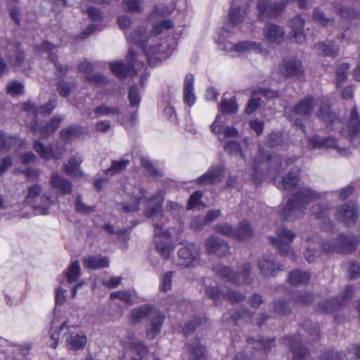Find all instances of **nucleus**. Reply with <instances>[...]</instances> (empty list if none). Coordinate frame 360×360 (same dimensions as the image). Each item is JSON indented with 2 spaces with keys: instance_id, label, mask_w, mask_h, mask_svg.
<instances>
[{
  "instance_id": "obj_1",
  "label": "nucleus",
  "mask_w": 360,
  "mask_h": 360,
  "mask_svg": "<svg viewBox=\"0 0 360 360\" xmlns=\"http://www.w3.org/2000/svg\"><path fill=\"white\" fill-rule=\"evenodd\" d=\"M296 160L297 158L295 157L283 160L279 155L270 156L266 154L264 150L259 149L257 155L253 160L254 174L252 178L258 183H260L262 178L267 174L275 179V174L283 172L292 165Z\"/></svg>"
},
{
  "instance_id": "obj_2",
  "label": "nucleus",
  "mask_w": 360,
  "mask_h": 360,
  "mask_svg": "<svg viewBox=\"0 0 360 360\" xmlns=\"http://www.w3.org/2000/svg\"><path fill=\"white\" fill-rule=\"evenodd\" d=\"M323 195V193H317L310 188L301 187L288 200L286 204L280 207V215L286 221L295 220L303 216L306 203L321 198Z\"/></svg>"
},
{
  "instance_id": "obj_3",
  "label": "nucleus",
  "mask_w": 360,
  "mask_h": 360,
  "mask_svg": "<svg viewBox=\"0 0 360 360\" xmlns=\"http://www.w3.org/2000/svg\"><path fill=\"white\" fill-rule=\"evenodd\" d=\"M152 317L150 324L146 330V335L149 339H153L160 332L164 321V316L157 311H152L148 306H142L134 309L131 312V318L136 322H139L145 317Z\"/></svg>"
},
{
  "instance_id": "obj_4",
  "label": "nucleus",
  "mask_w": 360,
  "mask_h": 360,
  "mask_svg": "<svg viewBox=\"0 0 360 360\" xmlns=\"http://www.w3.org/2000/svg\"><path fill=\"white\" fill-rule=\"evenodd\" d=\"M216 274L228 281L236 285H241L250 283V274L252 270V265L250 263L244 264L239 272H233L230 267L217 264L214 268Z\"/></svg>"
},
{
  "instance_id": "obj_5",
  "label": "nucleus",
  "mask_w": 360,
  "mask_h": 360,
  "mask_svg": "<svg viewBox=\"0 0 360 360\" xmlns=\"http://www.w3.org/2000/svg\"><path fill=\"white\" fill-rule=\"evenodd\" d=\"M358 242L359 240L356 236H348L340 234L333 240L324 242L322 248L326 253L349 254L356 249Z\"/></svg>"
},
{
  "instance_id": "obj_6",
  "label": "nucleus",
  "mask_w": 360,
  "mask_h": 360,
  "mask_svg": "<svg viewBox=\"0 0 360 360\" xmlns=\"http://www.w3.org/2000/svg\"><path fill=\"white\" fill-rule=\"evenodd\" d=\"M295 237L296 234L294 232L286 229H281L278 231L277 238H271V240L282 256H288L292 261H295L297 257L290 246Z\"/></svg>"
},
{
  "instance_id": "obj_7",
  "label": "nucleus",
  "mask_w": 360,
  "mask_h": 360,
  "mask_svg": "<svg viewBox=\"0 0 360 360\" xmlns=\"http://www.w3.org/2000/svg\"><path fill=\"white\" fill-rule=\"evenodd\" d=\"M155 246L157 251L165 259L169 258L174 250V246L169 241L170 233L163 230L161 225L155 226Z\"/></svg>"
},
{
  "instance_id": "obj_8",
  "label": "nucleus",
  "mask_w": 360,
  "mask_h": 360,
  "mask_svg": "<svg viewBox=\"0 0 360 360\" xmlns=\"http://www.w3.org/2000/svg\"><path fill=\"white\" fill-rule=\"evenodd\" d=\"M288 4H289V0H281L280 3H273L264 0L259 1L257 4L258 17L259 19L275 17L283 11Z\"/></svg>"
},
{
  "instance_id": "obj_9",
  "label": "nucleus",
  "mask_w": 360,
  "mask_h": 360,
  "mask_svg": "<svg viewBox=\"0 0 360 360\" xmlns=\"http://www.w3.org/2000/svg\"><path fill=\"white\" fill-rule=\"evenodd\" d=\"M135 56V52L130 49L127 56L128 65H125L121 62L117 61L110 63V68L116 76L120 78L124 77L129 72L131 69L136 72L139 65L143 66V64L142 62L139 63L138 61H134Z\"/></svg>"
},
{
  "instance_id": "obj_10",
  "label": "nucleus",
  "mask_w": 360,
  "mask_h": 360,
  "mask_svg": "<svg viewBox=\"0 0 360 360\" xmlns=\"http://www.w3.org/2000/svg\"><path fill=\"white\" fill-rule=\"evenodd\" d=\"M180 265L190 267L198 264L200 259V248L195 244H189L179 249L178 252Z\"/></svg>"
},
{
  "instance_id": "obj_11",
  "label": "nucleus",
  "mask_w": 360,
  "mask_h": 360,
  "mask_svg": "<svg viewBox=\"0 0 360 360\" xmlns=\"http://www.w3.org/2000/svg\"><path fill=\"white\" fill-rule=\"evenodd\" d=\"M281 75L285 77H293L300 79L304 75V68L302 62L296 58H292L283 60L279 65Z\"/></svg>"
},
{
  "instance_id": "obj_12",
  "label": "nucleus",
  "mask_w": 360,
  "mask_h": 360,
  "mask_svg": "<svg viewBox=\"0 0 360 360\" xmlns=\"http://www.w3.org/2000/svg\"><path fill=\"white\" fill-rule=\"evenodd\" d=\"M316 116L326 124L330 130L339 129L342 125L341 121L336 115L330 110L327 101H321L320 108L316 112Z\"/></svg>"
},
{
  "instance_id": "obj_13",
  "label": "nucleus",
  "mask_w": 360,
  "mask_h": 360,
  "mask_svg": "<svg viewBox=\"0 0 360 360\" xmlns=\"http://www.w3.org/2000/svg\"><path fill=\"white\" fill-rule=\"evenodd\" d=\"M224 179V167L216 165L196 179V184L201 186L212 185L221 182Z\"/></svg>"
},
{
  "instance_id": "obj_14",
  "label": "nucleus",
  "mask_w": 360,
  "mask_h": 360,
  "mask_svg": "<svg viewBox=\"0 0 360 360\" xmlns=\"http://www.w3.org/2000/svg\"><path fill=\"white\" fill-rule=\"evenodd\" d=\"M353 289L350 286L346 287L340 297H335L333 300H327L320 304V307L326 313H332L338 307L343 305L346 300L353 297Z\"/></svg>"
},
{
  "instance_id": "obj_15",
  "label": "nucleus",
  "mask_w": 360,
  "mask_h": 360,
  "mask_svg": "<svg viewBox=\"0 0 360 360\" xmlns=\"http://www.w3.org/2000/svg\"><path fill=\"white\" fill-rule=\"evenodd\" d=\"M205 292L209 297L213 300L224 297L231 300L232 302H239L245 299V295L241 293L230 290H224L222 288L219 289L215 287H207L205 290Z\"/></svg>"
},
{
  "instance_id": "obj_16",
  "label": "nucleus",
  "mask_w": 360,
  "mask_h": 360,
  "mask_svg": "<svg viewBox=\"0 0 360 360\" xmlns=\"http://www.w3.org/2000/svg\"><path fill=\"white\" fill-rule=\"evenodd\" d=\"M264 39L270 44H281L285 37L284 29L274 23H267L263 29Z\"/></svg>"
},
{
  "instance_id": "obj_17",
  "label": "nucleus",
  "mask_w": 360,
  "mask_h": 360,
  "mask_svg": "<svg viewBox=\"0 0 360 360\" xmlns=\"http://www.w3.org/2000/svg\"><path fill=\"white\" fill-rule=\"evenodd\" d=\"M205 248L208 254L217 255L222 257L229 250L228 243L216 236H210L205 242Z\"/></svg>"
},
{
  "instance_id": "obj_18",
  "label": "nucleus",
  "mask_w": 360,
  "mask_h": 360,
  "mask_svg": "<svg viewBox=\"0 0 360 360\" xmlns=\"http://www.w3.org/2000/svg\"><path fill=\"white\" fill-rule=\"evenodd\" d=\"M336 217L346 225L354 224L357 219V210L351 203H346L337 208Z\"/></svg>"
},
{
  "instance_id": "obj_19",
  "label": "nucleus",
  "mask_w": 360,
  "mask_h": 360,
  "mask_svg": "<svg viewBox=\"0 0 360 360\" xmlns=\"http://www.w3.org/2000/svg\"><path fill=\"white\" fill-rule=\"evenodd\" d=\"M360 130V121L359 118V113L357 108L355 107L352 109L347 129L343 131H340L346 136L350 141H353L354 139H357L359 136V132Z\"/></svg>"
},
{
  "instance_id": "obj_20",
  "label": "nucleus",
  "mask_w": 360,
  "mask_h": 360,
  "mask_svg": "<svg viewBox=\"0 0 360 360\" xmlns=\"http://www.w3.org/2000/svg\"><path fill=\"white\" fill-rule=\"evenodd\" d=\"M49 184L53 188L58 190L63 195L70 194L72 192V183L57 172L51 173Z\"/></svg>"
},
{
  "instance_id": "obj_21",
  "label": "nucleus",
  "mask_w": 360,
  "mask_h": 360,
  "mask_svg": "<svg viewBox=\"0 0 360 360\" xmlns=\"http://www.w3.org/2000/svg\"><path fill=\"white\" fill-rule=\"evenodd\" d=\"M257 266L264 276H275L278 271L283 270V266L276 264L272 259L262 257L258 261Z\"/></svg>"
},
{
  "instance_id": "obj_22",
  "label": "nucleus",
  "mask_w": 360,
  "mask_h": 360,
  "mask_svg": "<svg viewBox=\"0 0 360 360\" xmlns=\"http://www.w3.org/2000/svg\"><path fill=\"white\" fill-rule=\"evenodd\" d=\"M63 120V117H55L46 125L41 127L33 126L32 130L34 133L39 132L43 139H46L58 129Z\"/></svg>"
},
{
  "instance_id": "obj_23",
  "label": "nucleus",
  "mask_w": 360,
  "mask_h": 360,
  "mask_svg": "<svg viewBox=\"0 0 360 360\" xmlns=\"http://www.w3.org/2000/svg\"><path fill=\"white\" fill-rule=\"evenodd\" d=\"M229 11V21L233 25H236L244 20L247 8L238 1L233 0Z\"/></svg>"
},
{
  "instance_id": "obj_24",
  "label": "nucleus",
  "mask_w": 360,
  "mask_h": 360,
  "mask_svg": "<svg viewBox=\"0 0 360 360\" xmlns=\"http://www.w3.org/2000/svg\"><path fill=\"white\" fill-rule=\"evenodd\" d=\"M300 169L293 167L290 172L283 176L281 181L277 182V187L280 189L290 190L294 188L299 181Z\"/></svg>"
},
{
  "instance_id": "obj_25",
  "label": "nucleus",
  "mask_w": 360,
  "mask_h": 360,
  "mask_svg": "<svg viewBox=\"0 0 360 360\" xmlns=\"http://www.w3.org/2000/svg\"><path fill=\"white\" fill-rule=\"evenodd\" d=\"M314 109V98L311 96L306 97L300 101L295 106L292 108V112L297 115H301L308 118Z\"/></svg>"
},
{
  "instance_id": "obj_26",
  "label": "nucleus",
  "mask_w": 360,
  "mask_h": 360,
  "mask_svg": "<svg viewBox=\"0 0 360 360\" xmlns=\"http://www.w3.org/2000/svg\"><path fill=\"white\" fill-rule=\"evenodd\" d=\"M83 161L81 155H75L70 158L68 163L64 164L65 172L72 177H82L84 175L79 166Z\"/></svg>"
},
{
  "instance_id": "obj_27",
  "label": "nucleus",
  "mask_w": 360,
  "mask_h": 360,
  "mask_svg": "<svg viewBox=\"0 0 360 360\" xmlns=\"http://www.w3.org/2000/svg\"><path fill=\"white\" fill-rule=\"evenodd\" d=\"M163 193L158 191L156 195L150 200L148 207L146 210V214L148 217L154 218L162 216L161 205L163 200Z\"/></svg>"
},
{
  "instance_id": "obj_28",
  "label": "nucleus",
  "mask_w": 360,
  "mask_h": 360,
  "mask_svg": "<svg viewBox=\"0 0 360 360\" xmlns=\"http://www.w3.org/2000/svg\"><path fill=\"white\" fill-rule=\"evenodd\" d=\"M304 24V20L300 15L295 16L289 22V26L292 29V39L299 44L304 41V35L303 34Z\"/></svg>"
},
{
  "instance_id": "obj_29",
  "label": "nucleus",
  "mask_w": 360,
  "mask_h": 360,
  "mask_svg": "<svg viewBox=\"0 0 360 360\" xmlns=\"http://www.w3.org/2000/svg\"><path fill=\"white\" fill-rule=\"evenodd\" d=\"M33 148L40 157L46 160L59 159L62 157L60 152H54L51 146H46L39 141L34 142Z\"/></svg>"
},
{
  "instance_id": "obj_30",
  "label": "nucleus",
  "mask_w": 360,
  "mask_h": 360,
  "mask_svg": "<svg viewBox=\"0 0 360 360\" xmlns=\"http://www.w3.org/2000/svg\"><path fill=\"white\" fill-rule=\"evenodd\" d=\"M288 340L292 354V360H306L309 352L302 347L300 340L297 338H290Z\"/></svg>"
},
{
  "instance_id": "obj_31",
  "label": "nucleus",
  "mask_w": 360,
  "mask_h": 360,
  "mask_svg": "<svg viewBox=\"0 0 360 360\" xmlns=\"http://www.w3.org/2000/svg\"><path fill=\"white\" fill-rule=\"evenodd\" d=\"M193 75L187 74L184 81V101L189 106L193 105L195 102V96L193 92Z\"/></svg>"
},
{
  "instance_id": "obj_32",
  "label": "nucleus",
  "mask_w": 360,
  "mask_h": 360,
  "mask_svg": "<svg viewBox=\"0 0 360 360\" xmlns=\"http://www.w3.org/2000/svg\"><path fill=\"white\" fill-rule=\"evenodd\" d=\"M54 46L49 42H44L39 47L40 50L45 52H51L49 54V58L52 63L54 64L55 67L57 69V75L58 77H61L64 75L67 71L68 68L66 66H63L60 63H59L57 60V56L51 52V51L54 49Z\"/></svg>"
},
{
  "instance_id": "obj_33",
  "label": "nucleus",
  "mask_w": 360,
  "mask_h": 360,
  "mask_svg": "<svg viewBox=\"0 0 360 360\" xmlns=\"http://www.w3.org/2000/svg\"><path fill=\"white\" fill-rule=\"evenodd\" d=\"M231 49L239 54H246L261 49V44L256 41H241L232 46Z\"/></svg>"
},
{
  "instance_id": "obj_34",
  "label": "nucleus",
  "mask_w": 360,
  "mask_h": 360,
  "mask_svg": "<svg viewBox=\"0 0 360 360\" xmlns=\"http://www.w3.org/2000/svg\"><path fill=\"white\" fill-rule=\"evenodd\" d=\"M190 360H206L205 347L198 340H195L188 345Z\"/></svg>"
},
{
  "instance_id": "obj_35",
  "label": "nucleus",
  "mask_w": 360,
  "mask_h": 360,
  "mask_svg": "<svg viewBox=\"0 0 360 360\" xmlns=\"http://www.w3.org/2000/svg\"><path fill=\"white\" fill-rule=\"evenodd\" d=\"M84 263L87 268L96 269L107 267L109 264V261L105 257L90 256L84 258Z\"/></svg>"
},
{
  "instance_id": "obj_36",
  "label": "nucleus",
  "mask_w": 360,
  "mask_h": 360,
  "mask_svg": "<svg viewBox=\"0 0 360 360\" xmlns=\"http://www.w3.org/2000/svg\"><path fill=\"white\" fill-rule=\"evenodd\" d=\"M85 133L84 129L79 126H72L60 131V137L65 142L70 141Z\"/></svg>"
},
{
  "instance_id": "obj_37",
  "label": "nucleus",
  "mask_w": 360,
  "mask_h": 360,
  "mask_svg": "<svg viewBox=\"0 0 360 360\" xmlns=\"http://www.w3.org/2000/svg\"><path fill=\"white\" fill-rule=\"evenodd\" d=\"M310 278L309 274L306 271L295 270L291 271L288 276V281L291 285H306Z\"/></svg>"
},
{
  "instance_id": "obj_38",
  "label": "nucleus",
  "mask_w": 360,
  "mask_h": 360,
  "mask_svg": "<svg viewBox=\"0 0 360 360\" xmlns=\"http://www.w3.org/2000/svg\"><path fill=\"white\" fill-rule=\"evenodd\" d=\"M315 50L319 54L329 57H335L338 54L339 49L332 44H326L325 42H319L315 44Z\"/></svg>"
},
{
  "instance_id": "obj_39",
  "label": "nucleus",
  "mask_w": 360,
  "mask_h": 360,
  "mask_svg": "<svg viewBox=\"0 0 360 360\" xmlns=\"http://www.w3.org/2000/svg\"><path fill=\"white\" fill-rule=\"evenodd\" d=\"M148 39V34L146 33V29L141 28L140 30L130 33L127 36V40L140 47H143L144 44Z\"/></svg>"
},
{
  "instance_id": "obj_40",
  "label": "nucleus",
  "mask_w": 360,
  "mask_h": 360,
  "mask_svg": "<svg viewBox=\"0 0 360 360\" xmlns=\"http://www.w3.org/2000/svg\"><path fill=\"white\" fill-rule=\"evenodd\" d=\"M71 349L77 350L83 349L86 343V337L83 333H72L67 339Z\"/></svg>"
},
{
  "instance_id": "obj_41",
  "label": "nucleus",
  "mask_w": 360,
  "mask_h": 360,
  "mask_svg": "<svg viewBox=\"0 0 360 360\" xmlns=\"http://www.w3.org/2000/svg\"><path fill=\"white\" fill-rule=\"evenodd\" d=\"M235 239L237 240L247 239L252 237L253 235L252 228L245 221H241L238 225V228L237 229H235Z\"/></svg>"
},
{
  "instance_id": "obj_42",
  "label": "nucleus",
  "mask_w": 360,
  "mask_h": 360,
  "mask_svg": "<svg viewBox=\"0 0 360 360\" xmlns=\"http://www.w3.org/2000/svg\"><path fill=\"white\" fill-rule=\"evenodd\" d=\"M11 64L18 70H24L25 68V61L24 54L22 50L20 49L19 45H16L15 47V56L14 57H10Z\"/></svg>"
},
{
  "instance_id": "obj_43",
  "label": "nucleus",
  "mask_w": 360,
  "mask_h": 360,
  "mask_svg": "<svg viewBox=\"0 0 360 360\" xmlns=\"http://www.w3.org/2000/svg\"><path fill=\"white\" fill-rule=\"evenodd\" d=\"M224 148L231 155H238L245 161L246 158L245 153L238 143L233 141H227L225 143Z\"/></svg>"
},
{
  "instance_id": "obj_44",
  "label": "nucleus",
  "mask_w": 360,
  "mask_h": 360,
  "mask_svg": "<svg viewBox=\"0 0 360 360\" xmlns=\"http://www.w3.org/2000/svg\"><path fill=\"white\" fill-rule=\"evenodd\" d=\"M80 276V266L77 261L72 262L66 272V277L68 283L77 281Z\"/></svg>"
},
{
  "instance_id": "obj_45",
  "label": "nucleus",
  "mask_w": 360,
  "mask_h": 360,
  "mask_svg": "<svg viewBox=\"0 0 360 360\" xmlns=\"http://www.w3.org/2000/svg\"><path fill=\"white\" fill-rule=\"evenodd\" d=\"M128 164L129 160H113L112 161L111 166L105 171V174L111 176L120 173L126 169Z\"/></svg>"
},
{
  "instance_id": "obj_46",
  "label": "nucleus",
  "mask_w": 360,
  "mask_h": 360,
  "mask_svg": "<svg viewBox=\"0 0 360 360\" xmlns=\"http://www.w3.org/2000/svg\"><path fill=\"white\" fill-rule=\"evenodd\" d=\"M219 109L224 114H232L238 110V105L234 97L229 100L222 99Z\"/></svg>"
},
{
  "instance_id": "obj_47",
  "label": "nucleus",
  "mask_w": 360,
  "mask_h": 360,
  "mask_svg": "<svg viewBox=\"0 0 360 360\" xmlns=\"http://www.w3.org/2000/svg\"><path fill=\"white\" fill-rule=\"evenodd\" d=\"M311 214L317 219L322 220L324 223L328 220V207L321 204L314 205L311 207Z\"/></svg>"
},
{
  "instance_id": "obj_48",
  "label": "nucleus",
  "mask_w": 360,
  "mask_h": 360,
  "mask_svg": "<svg viewBox=\"0 0 360 360\" xmlns=\"http://www.w3.org/2000/svg\"><path fill=\"white\" fill-rule=\"evenodd\" d=\"M122 8L127 11L141 13L143 11V1L141 0H125L122 3Z\"/></svg>"
},
{
  "instance_id": "obj_49",
  "label": "nucleus",
  "mask_w": 360,
  "mask_h": 360,
  "mask_svg": "<svg viewBox=\"0 0 360 360\" xmlns=\"http://www.w3.org/2000/svg\"><path fill=\"white\" fill-rule=\"evenodd\" d=\"M94 113L98 117L101 115L115 116L120 114V110L117 107L101 105L94 109Z\"/></svg>"
},
{
  "instance_id": "obj_50",
  "label": "nucleus",
  "mask_w": 360,
  "mask_h": 360,
  "mask_svg": "<svg viewBox=\"0 0 360 360\" xmlns=\"http://www.w3.org/2000/svg\"><path fill=\"white\" fill-rule=\"evenodd\" d=\"M292 298L297 303L308 304L313 300L314 297L311 293L307 292L296 291L292 293Z\"/></svg>"
},
{
  "instance_id": "obj_51",
  "label": "nucleus",
  "mask_w": 360,
  "mask_h": 360,
  "mask_svg": "<svg viewBox=\"0 0 360 360\" xmlns=\"http://www.w3.org/2000/svg\"><path fill=\"white\" fill-rule=\"evenodd\" d=\"M75 210L79 213L86 214L94 212L95 211V207L94 206H88L84 204L82 200V196L80 195H77L75 201Z\"/></svg>"
},
{
  "instance_id": "obj_52",
  "label": "nucleus",
  "mask_w": 360,
  "mask_h": 360,
  "mask_svg": "<svg viewBox=\"0 0 360 360\" xmlns=\"http://www.w3.org/2000/svg\"><path fill=\"white\" fill-rule=\"evenodd\" d=\"M313 19L322 26L330 25L333 22V19L326 17L324 13L318 8L314 10Z\"/></svg>"
},
{
  "instance_id": "obj_53",
  "label": "nucleus",
  "mask_w": 360,
  "mask_h": 360,
  "mask_svg": "<svg viewBox=\"0 0 360 360\" xmlns=\"http://www.w3.org/2000/svg\"><path fill=\"white\" fill-rule=\"evenodd\" d=\"M23 84L17 81L10 82L6 86L7 92L13 96L23 94Z\"/></svg>"
},
{
  "instance_id": "obj_54",
  "label": "nucleus",
  "mask_w": 360,
  "mask_h": 360,
  "mask_svg": "<svg viewBox=\"0 0 360 360\" xmlns=\"http://www.w3.org/2000/svg\"><path fill=\"white\" fill-rule=\"evenodd\" d=\"M141 165L147 170L148 174L152 176H161L162 172L153 166V164L147 158H141Z\"/></svg>"
},
{
  "instance_id": "obj_55",
  "label": "nucleus",
  "mask_w": 360,
  "mask_h": 360,
  "mask_svg": "<svg viewBox=\"0 0 360 360\" xmlns=\"http://www.w3.org/2000/svg\"><path fill=\"white\" fill-rule=\"evenodd\" d=\"M16 141L15 137L0 134V150L5 151L9 150Z\"/></svg>"
},
{
  "instance_id": "obj_56",
  "label": "nucleus",
  "mask_w": 360,
  "mask_h": 360,
  "mask_svg": "<svg viewBox=\"0 0 360 360\" xmlns=\"http://www.w3.org/2000/svg\"><path fill=\"white\" fill-rule=\"evenodd\" d=\"M214 229L221 234L235 238V229L228 224H218Z\"/></svg>"
},
{
  "instance_id": "obj_57",
  "label": "nucleus",
  "mask_w": 360,
  "mask_h": 360,
  "mask_svg": "<svg viewBox=\"0 0 360 360\" xmlns=\"http://www.w3.org/2000/svg\"><path fill=\"white\" fill-rule=\"evenodd\" d=\"M139 199L135 198L132 204L120 203L117 205V209L123 212H134L139 210Z\"/></svg>"
},
{
  "instance_id": "obj_58",
  "label": "nucleus",
  "mask_w": 360,
  "mask_h": 360,
  "mask_svg": "<svg viewBox=\"0 0 360 360\" xmlns=\"http://www.w3.org/2000/svg\"><path fill=\"white\" fill-rule=\"evenodd\" d=\"M42 187L39 184H35L27 188V193L26 195V200L27 201L32 200L34 198L37 197L41 192Z\"/></svg>"
},
{
  "instance_id": "obj_59",
  "label": "nucleus",
  "mask_w": 360,
  "mask_h": 360,
  "mask_svg": "<svg viewBox=\"0 0 360 360\" xmlns=\"http://www.w3.org/2000/svg\"><path fill=\"white\" fill-rule=\"evenodd\" d=\"M128 98L130 105L131 106H138L140 103V96L138 92L136 86H132L130 87Z\"/></svg>"
},
{
  "instance_id": "obj_60",
  "label": "nucleus",
  "mask_w": 360,
  "mask_h": 360,
  "mask_svg": "<svg viewBox=\"0 0 360 360\" xmlns=\"http://www.w3.org/2000/svg\"><path fill=\"white\" fill-rule=\"evenodd\" d=\"M173 23L171 20H164L153 26V32L155 34H159L163 30H169L172 28Z\"/></svg>"
},
{
  "instance_id": "obj_61",
  "label": "nucleus",
  "mask_w": 360,
  "mask_h": 360,
  "mask_svg": "<svg viewBox=\"0 0 360 360\" xmlns=\"http://www.w3.org/2000/svg\"><path fill=\"white\" fill-rule=\"evenodd\" d=\"M110 298L111 299L118 298L126 304H130L131 302V295L127 291L120 290V291H116V292H112L110 294Z\"/></svg>"
},
{
  "instance_id": "obj_62",
  "label": "nucleus",
  "mask_w": 360,
  "mask_h": 360,
  "mask_svg": "<svg viewBox=\"0 0 360 360\" xmlns=\"http://www.w3.org/2000/svg\"><path fill=\"white\" fill-rule=\"evenodd\" d=\"M323 141V137L314 136L309 139L307 147L311 149L324 148Z\"/></svg>"
},
{
  "instance_id": "obj_63",
  "label": "nucleus",
  "mask_w": 360,
  "mask_h": 360,
  "mask_svg": "<svg viewBox=\"0 0 360 360\" xmlns=\"http://www.w3.org/2000/svg\"><path fill=\"white\" fill-rule=\"evenodd\" d=\"M56 106V100L50 101L45 105L37 108V114L49 115Z\"/></svg>"
},
{
  "instance_id": "obj_64",
  "label": "nucleus",
  "mask_w": 360,
  "mask_h": 360,
  "mask_svg": "<svg viewBox=\"0 0 360 360\" xmlns=\"http://www.w3.org/2000/svg\"><path fill=\"white\" fill-rule=\"evenodd\" d=\"M77 69L79 72H84L86 76H89V74L93 70V65L90 61L84 59L78 64Z\"/></svg>"
}]
</instances>
